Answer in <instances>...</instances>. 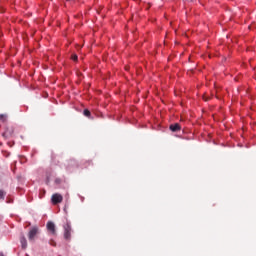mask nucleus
<instances>
[{
  "label": "nucleus",
  "mask_w": 256,
  "mask_h": 256,
  "mask_svg": "<svg viewBox=\"0 0 256 256\" xmlns=\"http://www.w3.org/2000/svg\"><path fill=\"white\" fill-rule=\"evenodd\" d=\"M63 229H64V239L66 241H71V223L67 222L66 224L63 225Z\"/></svg>",
  "instance_id": "obj_1"
},
{
  "label": "nucleus",
  "mask_w": 256,
  "mask_h": 256,
  "mask_svg": "<svg viewBox=\"0 0 256 256\" xmlns=\"http://www.w3.org/2000/svg\"><path fill=\"white\" fill-rule=\"evenodd\" d=\"M37 233H39V228L33 227L28 233L29 241H35V237H37Z\"/></svg>",
  "instance_id": "obj_3"
},
{
  "label": "nucleus",
  "mask_w": 256,
  "mask_h": 256,
  "mask_svg": "<svg viewBox=\"0 0 256 256\" xmlns=\"http://www.w3.org/2000/svg\"><path fill=\"white\" fill-rule=\"evenodd\" d=\"M180 129H181V125H179V123L170 125V130H172L173 133H177V131H179Z\"/></svg>",
  "instance_id": "obj_6"
},
{
  "label": "nucleus",
  "mask_w": 256,
  "mask_h": 256,
  "mask_svg": "<svg viewBox=\"0 0 256 256\" xmlns=\"http://www.w3.org/2000/svg\"><path fill=\"white\" fill-rule=\"evenodd\" d=\"M51 201H52L53 205H58V203L63 202V196L59 193L53 194Z\"/></svg>",
  "instance_id": "obj_2"
},
{
  "label": "nucleus",
  "mask_w": 256,
  "mask_h": 256,
  "mask_svg": "<svg viewBox=\"0 0 256 256\" xmlns=\"http://www.w3.org/2000/svg\"><path fill=\"white\" fill-rule=\"evenodd\" d=\"M50 245H52V247H55L57 245V243H55V241L50 240Z\"/></svg>",
  "instance_id": "obj_11"
},
{
  "label": "nucleus",
  "mask_w": 256,
  "mask_h": 256,
  "mask_svg": "<svg viewBox=\"0 0 256 256\" xmlns=\"http://www.w3.org/2000/svg\"><path fill=\"white\" fill-rule=\"evenodd\" d=\"M0 256H5V254H3V252H0Z\"/></svg>",
  "instance_id": "obj_13"
},
{
  "label": "nucleus",
  "mask_w": 256,
  "mask_h": 256,
  "mask_svg": "<svg viewBox=\"0 0 256 256\" xmlns=\"http://www.w3.org/2000/svg\"><path fill=\"white\" fill-rule=\"evenodd\" d=\"M203 99H204V101H209V98H205V97H204Z\"/></svg>",
  "instance_id": "obj_12"
},
{
  "label": "nucleus",
  "mask_w": 256,
  "mask_h": 256,
  "mask_svg": "<svg viewBox=\"0 0 256 256\" xmlns=\"http://www.w3.org/2000/svg\"><path fill=\"white\" fill-rule=\"evenodd\" d=\"M46 227L52 235H57V230L55 229V223L50 221L47 223Z\"/></svg>",
  "instance_id": "obj_5"
},
{
  "label": "nucleus",
  "mask_w": 256,
  "mask_h": 256,
  "mask_svg": "<svg viewBox=\"0 0 256 256\" xmlns=\"http://www.w3.org/2000/svg\"><path fill=\"white\" fill-rule=\"evenodd\" d=\"M13 133H15V129L13 127H7L2 135L6 139H9V137H13Z\"/></svg>",
  "instance_id": "obj_4"
},
{
  "label": "nucleus",
  "mask_w": 256,
  "mask_h": 256,
  "mask_svg": "<svg viewBox=\"0 0 256 256\" xmlns=\"http://www.w3.org/2000/svg\"><path fill=\"white\" fill-rule=\"evenodd\" d=\"M83 115H84L85 117H91V111H89V109H85V110L83 111Z\"/></svg>",
  "instance_id": "obj_8"
},
{
  "label": "nucleus",
  "mask_w": 256,
  "mask_h": 256,
  "mask_svg": "<svg viewBox=\"0 0 256 256\" xmlns=\"http://www.w3.org/2000/svg\"><path fill=\"white\" fill-rule=\"evenodd\" d=\"M0 119H3V115H0Z\"/></svg>",
  "instance_id": "obj_14"
},
{
  "label": "nucleus",
  "mask_w": 256,
  "mask_h": 256,
  "mask_svg": "<svg viewBox=\"0 0 256 256\" xmlns=\"http://www.w3.org/2000/svg\"><path fill=\"white\" fill-rule=\"evenodd\" d=\"M78 57H77V54H73L72 55V61H77Z\"/></svg>",
  "instance_id": "obj_10"
},
{
  "label": "nucleus",
  "mask_w": 256,
  "mask_h": 256,
  "mask_svg": "<svg viewBox=\"0 0 256 256\" xmlns=\"http://www.w3.org/2000/svg\"><path fill=\"white\" fill-rule=\"evenodd\" d=\"M0 199H5V193L3 190H0Z\"/></svg>",
  "instance_id": "obj_9"
},
{
  "label": "nucleus",
  "mask_w": 256,
  "mask_h": 256,
  "mask_svg": "<svg viewBox=\"0 0 256 256\" xmlns=\"http://www.w3.org/2000/svg\"><path fill=\"white\" fill-rule=\"evenodd\" d=\"M20 243H21L22 249H27V239L25 238V236H22L20 238Z\"/></svg>",
  "instance_id": "obj_7"
}]
</instances>
